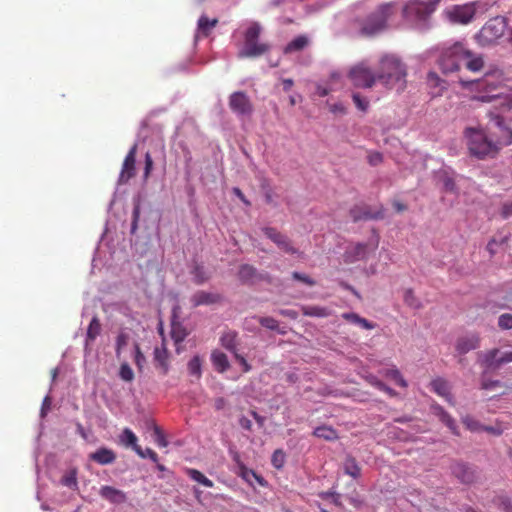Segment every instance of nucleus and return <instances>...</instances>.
<instances>
[{"instance_id":"58836bf2","label":"nucleus","mask_w":512,"mask_h":512,"mask_svg":"<svg viewBox=\"0 0 512 512\" xmlns=\"http://www.w3.org/2000/svg\"><path fill=\"white\" fill-rule=\"evenodd\" d=\"M385 376L393 379L399 386L407 387V382L401 375L400 371L397 368L388 369L385 371Z\"/></svg>"},{"instance_id":"20e7f679","label":"nucleus","mask_w":512,"mask_h":512,"mask_svg":"<svg viewBox=\"0 0 512 512\" xmlns=\"http://www.w3.org/2000/svg\"><path fill=\"white\" fill-rule=\"evenodd\" d=\"M439 2L440 0L430 2L410 0L402 8L403 19L415 28L425 29L429 17L435 11Z\"/></svg>"},{"instance_id":"5701e85b","label":"nucleus","mask_w":512,"mask_h":512,"mask_svg":"<svg viewBox=\"0 0 512 512\" xmlns=\"http://www.w3.org/2000/svg\"><path fill=\"white\" fill-rule=\"evenodd\" d=\"M211 362L219 373H224L230 367L227 355L219 350L212 351Z\"/></svg>"},{"instance_id":"c03bdc74","label":"nucleus","mask_w":512,"mask_h":512,"mask_svg":"<svg viewBox=\"0 0 512 512\" xmlns=\"http://www.w3.org/2000/svg\"><path fill=\"white\" fill-rule=\"evenodd\" d=\"M119 376L122 380L130 382L134 379V372L127 363L120 366Z\"/></svg>"},{"instance_id":"39448f33","label":"nucleus","mask_w":512,"mask_h":512,"mask_svg":"<svg viewBox=\"0 0 512 512\" xmlns=\"http://www.w3.org/2000/svg\"><path fill=\"white\" fill-rule=\"evenodd\" d=\"M260 33V24L252 22L244 33V46L238 52L239 58H256L270 50L269 44L258 42Z\"/></svg>"},{"instance_id":"bb28decb","label":"nucleus","mask_w":512,"mask_h":512,"mask_svg":"<svg viewBox=\"0 0 512 512\" xmlns=\"http://www.w3.org/2000/svg\"><path fill=\"white\" fill-rule=\"evenodd\" d=\"M313 435L318 438H322L327 441H333L338 438V434L335 429L331 426L322 425L313 431Z\"/></svg>"},{"instance_id":"473e14b6","label":"nucleus","mask_w":512,"mask_h":512,"mask_svg":"<svg viewBox=\"0 0 512 512\" xmlns=\"http://www.w3.org/2000/svg\"><path fill=\"white\" fill-rule=\"evenodd\" d=\"M187 475L195 482L205 486V487H213V482L208 479L202 472L197 469L189 468L187 469Z\"/></svg>"},{"instance_id":"37998d69","label":"nucleus","mask_w":512,"mask_h":512,"mask_svg":"<svg viewBox=\"0 0 512 512\" xmlns=\"http://www.w3.org/2000/svg\"><path fill=\"white\" fill-rule=\"evenodd\" d=\"M508 241V237L504 236L501 239L497 240L495 238L491 239L487 244V251L490 256H494L497 253L496 247L505 244Z\"/></svg>"},{"instance_id":"393cba45","label":"nucleus","mask_w":512,"mask_h":512,"mask_svg":"<svg viewBox=\"0 0 512 512\" xmlns=\"http://www.w3.org/2000/svg\"><path fill=\"white\" fill-rule=\"evenodd\" d=\"M237 338L238 334L235 331L228 330L222 334L220 337L221 345L228 351L232 352L235 355L237 352Z\"/></svg>"},{"instance_id":"2eb2a0df","label":"nucleus","mask_w":512,"mask_h":512,"mask_svg":"<svg viewBox=\"0 0 512 512\" xmlns=\"http://www.w3.org/2000/svg\"><path fill=\"white\" fill-rule=\"evenodd\" d=\"M350 216L354 222L360 220H378L384 218V209L381 206L377 211L372 212L368 206L356 205L350 209Z\"/></svg>"},{"instance_id":"f257e3e1","label":"nucleus","mask_w":512,"mask_h":512,"mask_svg":"<svg viewBox=\"0 0 512 512\" xmlns=\"http://www.w3.org/2000/svg\"><path fill=\"white\" fill-rule=\"evenodd\" d=\"M495 120L501 133L496 139L488 137L486 132L481 128H465L463 135L466 139L469 153L472 156L478 159L493 158L502 147L512 143V131L502 125V119L499 116H497Z\"/></svg>"},{"instance_id":"0e129e2a","label":"nucleus","mask_w":512,"mask_h":512,"mask_svg":"<svg viewBox=\"0 0 512 512\" xmlns=\"http://www.w3.org/2000/svg\"><path fill=\"white\" fill-rule=\"evenodd\" d=\"M279 314L284 317L291 318V319H297V317H298V313L292 309H281L279 311Z\"/></svg>"},{"instance_id":"2f4dec72","label":"nucleus","mask_w":512,"mask_h":512,"mask_svg":"<svg viewBox=\"0 0 512 512\" xmlns=\"http://www.w3.org/2000/svg\"><path fill=\"white\" fill-rule=\"evenodd\" d=\"M63 486H66L72 490L78 489V481H77V470L71 469L67 471L60 480Z\"/></svg>"},{"instance_id":"4c0bfd02","label":"nucleus","mask_w":512,"mask_h":512,"mask_svg":"<svg viewBox=\"0 0 512 512\" xmlns=\"http://www.w3.org/2000/svg\"><path fill=\"white\" fill-rule=\"evenodd\" d=\"M462 421H463V424L465 425V427L470 431H479L481 429L486 430V431H492V428L483 427L478 421H476L475 419H473L469 416H466L465 418H463Z\"/></svg>"},{"instance_id":"de8ad7c7","label":"nucleus","mask_w":512,"mask_h":512,"mask_svg":"<svg viewBox=\"0 0 512 512\" xmlns=\"http://www.w3.org/2000/svg\"><path fill=\"white\" fill-rule=\"evenodd\" d=\"M498 326L503 330L512 329V314L504 313L499 316Z\"/></svg>"},{"instance_id":"dca6fc26","label":"nucleus","mask_w":512,"mask_h":512,"mask_svg":"<svg viewBox=\"0 0 512 512\" xmlns=\"http://www.w3.org/2000/svg\"><path fill=\"white\" fill-rule=\"evenodd\" d=\"M480 346V337L476 333L459 337L455 344V349L458 354L464 355Z\"/></svg>"},{"instance_id":"c9c22d12","label":"nucleus","mask_w":512,"mask_h":512,"mask_svg":"<svg viewBox=\"0 0 512 512\" xmlns=\"http://www.w3.org/2000/svg\"><path fill=\"white\" fill-rule=\"evenodd\" d=\"M202 360L201 358L196 355L190 361L188 362L187 368L190 375L195 376L197 379H199L202 375Z\"/></svg>"},{"instance_id":"6e6552de","label":"nucleus","mask_w":512,"mask_h":512,"mask_svg":"<svg viewBox=\"0 0 512 512\" xmlns=\"http://www.w3.org/2000/svg\"><path fill=\"white\" fill-rule=\"evenodd\" d=\"M505 27L506 23L502 17L492 18L480 30V37L485 43H492L504 34Z\"/></svg>"},{"instance_id":"f8f14e48","label":"nucleus","mask_w":512,"mask_h":512,"mask_svg":"<svg viewBox=\"0 0 512 512\" xmlns=\"http://www.w3.org/2000/svg\"><path fill=\"white\" fill-rule=\"evenodd\" d=\"M230 109L238 115H249L253 111V106L244 92H234L229 98Z\"/></svg>"},{"instance_id":"864d4df0","label":"nucleus","mask_w":512,"mask_h":512,"mask_svg":"<svg viewBox=\"0 0 512 512\" xmlns=\"http://www.w3.org/2000/svg\"><path fill=\"white\" fill-rule=\"evenodd\" d=\"M153 168V159L150 153L145 154V167H144V178L147 179Z\"/></svg>"},{"instance_id":"680f3d73","label":"nucleus","mask_w":512,"mask_h":512,"mask_svg":"<svg viewBox=\"0 0 512 512\" xmlns=\"http://www.w3.org/2000/svg\"><path fill=\"white\" fill-rule=\"evenodd\" d=\"M404 301L409 305V306H412V307H417V305L415 304V297H414V294H413V291L412 290H407L405 292V295H404Z\"/></svg>"},{"instance_id":"09e8293b","label":"nucleus","mask_w":512,"mask_h":512,"mask_svg":"<svg viewBox=\"0 0 512 512\" xmlns=\"http://www.w3.org/2000/svg\"><path fill=\"white\" fill-rule=\"evenodd\" d=\"M284 462H285V453L280 449L275 450L272 455L273 466L277 469H280L283 467Z\"/></svg>"},{"instance_id":"f03ea898","label":"nucleus","mask_w":512,"mask_h":512,"mask_svg":"<svg viewBox=\"0 0 512 512\" xmlns=\"http://www.w3.org/2000/svg\"><path fill=\"white\" fill-rule=\"evenodd\" d=\"M438 64L443 73L459 71L461 66L471 72H479L484 67V60L482 55L473 53L462 42H455L442 48Z\"/></svg>"},{"instance_id":"e433bc0d","label":"nucleus","mask_w":512,"mask_h":512,"mask_svg":"<svg viewBox=\"0 0 512 512\" xmlns=\"http://www.w3.org/2000/svg\"><path fill=\"white\" fill-rule=\"evenodd\" d=\"M259 323L261 324V326H263L269 330L278 331V333H280L282 335H284L286 333L285 330L279 329L278 321L272 317H260Z\"/></svg>"},{"instance_id":"8fccbe9b","label":"nucleus","mask_w":512,"mask_h":512,"mask_svg":"<svg viewBox=\"0 0 512 512\" xmlns=\"http://www.w3.org/2000/svg\"><path fill=\"white\" fill-rule=\"evenodd\" d=\"M135 349V356H134V362L139 370H141L146 362L145 356L141 352L139 344H134Z\"/></svg>"},{"instance_id":"4468645a","label":"nucleus","mask_w":512,"mask_h":512,"mask_svg":"<svg viewBox=\"0 0 512 512\" xmlns=\"http://www.w3.org/2000/svg\"><path fill=\"white\" fill-rule=\"evenodd\" d=\"M136 153H137V144H134L129 152L127 153L123 164L121 173L119 176V181L121 183H127L131 178L136 175Z\"/></svg>"},{"instance_id":"774afa93","label":"nucleus","mask_w":512,"mask_h":512,"mask_svg":"<svg viewBox=\"0 0 512 512\" xmlns=\"http://www.w3.org/2000/svg\"><path fill=\"white\" fill-rule=\"evenodd\" d=\"M392 205L393 207L395 208V210L398 212V213H401V212H404L407 210V205L398 201V200H394L392 202Z\"/></svg>"},{"instance_id":"a878e982","label":"nucleus","mask_w":512,"mask_h":512,"mask_svg":"<svg viewBox=\"0 0 512 512\" xmlns=\"http://www.w3.org/2000/svg\"><path fill=\"white\" fill-rule=\"evenodd\" d=\"M301 311L303 315L310 317L324 318L331 315V311L328 308L317 305H303Z\"/></svg>"},{"instance_id":"aec40b11","label":"nucleus","mask_w":512,"mask_h":512,"mask_svg":"<svg viewBox=\"0 0 512 512\" xmlns=\"http://www.w3.org/2000/svg\"><path fill=\"white\" fill-rule=\"evenodd\" d=\"M431 409L433 411V414L439 418V420L445 424L453 434L458 435V429L455 423V420L452 418V416L444 410L442 406L435 403L431 405Z\"/></svg>"},{"instance_id":"6e6d98bb","label":"nucleus","mask_w":512,"mask_h":512,"mask_svg":"<svg viewBox=\"0 0 512 512\" xmlns=\"http://www.w3.org/2000/svg\"><path fill=\"white\" fill-rule=\"evenodd\" d=\"M501 386L502 383L499 380H483L481 383V388L484 390H490Z\"/></svg>"},{"instance_id":"a211bd4d","label":"nucleus","mask_w":512,"mask_h":512,"mask_svg":"<svg viewBox=\"0 0 512 512\" xmlns=\"http://www.w3.org/2000/svg\"><path fill=\"white\" fill-rule=\"evenodd\" d=\"M430 386L433 392L443 397L450 405H455L454 398L451 394V387L447 380L437 377L431 381Z\"/></svg>"},{"instance_id":"0eeeda50","label":"nucleus","mask_w":512,"mask_h":512,"mask_svg":"<svg viewBox=\"0 0 512 512\" xmlns=\"http://www.w3.org/2000/svg\"><path fill=\"white\" fill-rule=\"evenodd\" d=\"M348 78L357 88H372L378 80L377 72L374 73L364 61L350 68Z\"/></svg>"},{"instance_id":"603ef678","label":"nucleus","mask_w":512,"mask_h":512,"mask_svg":"<svg viewBox=\"0 0 512 512\" xmlns=\"http://www.w3.org/2000/svg\"><path fill=\"white\" fill-rule=\"evenodd\" d=\"M292 278L294 280L301 281L308 286H314L316 284V282L312 278H310L308 275H305V274H302L299 272H293Z\"/></svg>"},{"instance_id":"ddd939ff","label":"nucleus","mask_w":512,"mask_h":512,"mask_svg":"<svg viewBox=\"0 0 512 512\" xmlns=\"http://www.w3.org/2000/svg\"><path fill=\"white\" fill-rule=\"evenodd\" d=\"M264 234L273 241L281 250L288 254H297L298 249H296L290 239L279 232L277 229L273 227H265L263 228Z\"/></svg>"},{"instance_id":"412c9836","label":"nucleus","mask_w":512,"mask_h":512,"mask_svg":"<svg viewBox=\"0 0 512 512\" xmlns=\"http://www.w3.org/2000/svg\"><path fill=\"white\" fill-rule=\"evenodd\" d=\"M89 458L90 460L100 465H107L113 463L116 460V454L109 448L101 447L95 452L91 453Z\"/></svg>"},{"instance_id":"a18cd8bd","label":"nucleus","mask_w":512,"mask_h":512,"mask_svg":"<svg viewBox=\"0 0 512 512\" xmlns=\"http://www.w3.org/2000/svg\"><path fill=\"white\" fill-rule=\"evenodd\" d=\"M352 99L359 110L363 112L367 111L369 107V101L365 97L361 96L359 93H353Z\"/></svg>"},{"instance_id":"13d9d810","label":"nucleus","mask_w":512,"mask_h":512,"mask_svg":"<svg viewBox=\"0 0 512 512\" xmlns=\"http://www.w3.org/2000/svg\"><path fill=\"white\" fill-rule=\"evenodd\" d=\"M363 378L365 379V381L367 383H369L370 385L376 387L377 389L379 388V386H381V383L382 381L379 380L375 375L373 374H367V375H364Z\"/></svg>"},{"instance_id":"9d476101","label":"nucleus","mask_w":512,"mask_h":512,"mask_svg":"<svg viewBox=\"0 0 512 512\" xmlns=\"http://www.w3.org/2000/svg\"><path fill=\"white\" fill-rule=\"evenodd\" d=\"M499 349L494 348L489 350L483 355V359L481 360V364L486 369L497 370L503 364L512 362V351L504 352L500 357H498Z\"/></svg>"},{"instance_id":"69168bd1","label":"nucleus","mask_w":512,"mask_h":512,"mask_svg":"<svg viewBox=\"0 0 512 512\" xmlns=\"http://www.w3.org/2000/svg\"><path fill=\"white\" fill-rule=\"evenodd\" d=\"M428 82L434 86H438L440 84V77L435 72H429L427 76Z\"/></svg>"},{"instance_id":"bf43d9fd","label":"nucleus","mask_w":512,"mask_h":512,"mask_svg":"<svg viewBox=\"0 0 512 512\" xmlns=\"http://www.w3.org/2000/svg\"><path fill=\"white\" fill-rule=\"evenodd\" d=\"M501 216L503 219H507L512 216V202L503 204L501 208Z\"/></svg>"},{"instance_id":"338daca9","label":"nucleus","mask_w":512,"mask_h":512,"mask_svg":"<svg viewBox=\"0 0 512 512\" xmlns=\"http://www.w3.org/2000/svg\"><path fill=\"white\" fill-rule=\"evenodd\" d=\"M251 415L252 417L254 418V420L257 422V424L259 425V427H263L264 424H265V417L259 415L256 411L252 410L251 412Z\"/></svg>"},{"instance_id":"9b49d317","label":"nucleus","mask_w":512,"mask_h":512,"mask_svg":"<svg viewBox=\"0 0 512 512\" xmlns=\"http://www.w3.org/2000/svg\"><path fill=\"white\" fill-rule=\"evenodd\" d=\"M450 469L453 476L463 484H473L478 480L477 471L463 462H454Z\"/></svg>"},{"instance_id":"4d7b16f0","label":"nucleus","mask_w":512,"mask_h":512,"mask_svg":"<svg viewBox=\"0 0 512 512\" xmlns=\"http://www.w3.org/2000/svg\"><path fill=\"white\" fill-rule=\"evenodd\" d=\"M234 358L240 363V365L243 368V372H249L251 370V365L246 361V359L239 354L238 352H235Z\"/></svg>"},{"instance_id":"a19ab883","label":"nucleus","mask_w":512,"mask_h":512,"mask_svg":"<svg viewBox=\"0 0 512 512\" xmlns=\"http://www.w3.org/2000/svg\"><path fill=\"white\" fill-rule=\"evenodd\" d=\"M153 437H154L155 443L159 447H166L168 445V441L166 440V437H165L162 429L157 425H154V427H153Z\"/></svg>"},{"instance_id":"79ce46f5","label":"nucleus","mask_w":512,"mask_h":512,"mask_svg":"<svg viewBox=\"0 0 512 512\" xmlns=\"http://www.w3.org/2000/svg\"><path fill=\"white\" fill-rule=\"evenodd\" d=\"M494 503L499 507L503 512H512V504L508 497L506 496H497L494 499Z\"/></svg>"},{"instance_id":"7ed1b4c3","label":"nucleus","mask_w":512,"mask_h":512,"mask_svg":"<svg viewBox=\"0 0 512 512\" xmlns=\"http://www.w3.org/2000/svg\"><path fill=\"white\" fill-rule=\"evenodd\" d=\"M406 76V65L398 56L386 54L380 58L377 78L386 88L404 90L406 87Z\"/></svg>"},{"instance_id":"3c124183","label":"nucleus","mask_w":512,"mask_h":512,"mask_svg":"<svg viewBox=\"0 0 512 512\" xmlns=\"http://www.w3.org/2000/svg\"><path fill=\"white\" fill-rule=\"evenodd\" d=\"M208 276L205 274L203 267L197 266L194 270V282L196 284H203L208 280Z\"/></svg>"},{"instance_id":"6ab92c4d","label":"nucleus","mask_w":512,"mask_h":512,"mask_svg":"<svg viewBox=\"0 0 512 512\" xmlns=\"http://www.w3.org/2000/svg\"><path fill=\"white\" fill-rule=\"evenodd\" d=\"M99 494L102 498L114 504H121L127 500L126 494L123 491L108 485L102 486Z\"/></svg>"},{"instance_id":"cd10ccee","label":"nucleus","mask_w":512,"mask_h":512,"mask_svg":"<svg viewBox=\"0 0 512 512\" xmlns=\"http://www.w3.org/2000/svg\"><path fill=\"white\" fill-rule=\"evenodd\" d=\"M256 274V268L249 264L241 265L238 271V277L243 283L251 282L256 277Z\"/></svg>"},{"instance_id":"c756f323","label":"nucleus","mask_w":512,"mask_h":512,"mask_svg":"<svg viewBox=\"0 0 512 512\" xmlns=\"http://www.w3.org/2000/svg\"><path fill=\"white\" fill-rule=\"evenodd\" d=\"M120 442L126 447H132L134 451L139 447L137 444V436L129 428H125L122 431V434L120 435Z\"/></svg>"},{"instance_id":"052dcab7","label":"nucleus","mask_w":512,"mask_h":512,"mask_svg":"<svg viewBox=\"0 0 512 512\" xmlns=\"http://www.w3.org/2000/svg\"><path fill=\"white\" fill-rule=\"evenodd\" d=\"M232 192L235 196H237L242 203H244L246 206H250L251 202L246 198V196L243 194L240 188L234 187L232 189Z\"/></svg>"},{"instance_id":"49530a36","label":"nucleus","mask_w":512,"mask_h":512,"mask_svg":"<svg viewBox=\"0 0 512 512\" xmlns=\"http://www.w3.org/2000/svg\"><path fill=\"white\" fill-rule=\"evenodd\" d=\"M141 458H149L151 459L153 462L157 463L158 462V455L157 453L152 450L151 448H146L145 450H143L140 446L136 448V451H135Z\"/></svg>"},{"instance_id":"1a4fd4ad","label":"nucleus","mask_w":512,"mask_h":512,"mask_svg":"<svg viewBox=\"0 0 512 512\" xmlns=\"http://www.w3.org/2000/svg\"><path fill=\"white\" fill-rule=\"evenodd\" d=\"M476 13L475 3L454 5L446 10V15L452 23L468 24Z\"/></svg>"},{"instance_id":"72a5a7b5","label":"nucleus","mask_w":512,"mask_h":512,"mask_svg":"<svg viewBox=\"0 0 512 512\" xmlns=\"http://www.w3.org/2000/svg\"><path fill=\"white\" fill-rule=\"evenodd\" d=\"M100 332H101V324H100L99 319L95 316L92 318V320L88 326L86 342L88 343V342L94 341L97 338V336L100 334Z\"/></svg>"},{"instance_id":"e2e57ef3","label":"nucleus","mask_w":512,"mask_h":512,"mask_svg":"<svg viewBox=\"0 0 512 512\" xmlns=\"http://www.w3.org/2000/svg\"><path fill=\"white\" fill-rule=\"evenodd\" d=\"M239 425L247 430V431H251L252 430V422L250 419H248L247 417L245 416H242L240 419H239Z\"/></svg>"},{"instance_id":"f704fd0d","label":"nucleus","mask_w":512,"mask_h":512,"mask_svg":"<svg viewBox=\"0 0 512 512\" xmlns=\"http://www.w3.org/2000/svg\"><path fill=\"white\" fill-rule=\"evenodd\" d=\"M461 84L464 87H468L470 85L471 86H475L476 89L489 88L490 91L495 90L496 87H497L495 83L489 81V76L488 75H486L483 79L476 80V81H471V82H466V81H462L461 80Z\"/></svg>"},{"instance_id":"5fc2aeb1","label":"nucleus","mask_w":512,"mask_h":512,"mask_svg":"<svg viewBox=\"0 0 512 512\" xmlns=\"http://www.w3.org/2000/svg\"><path fill=\"white\" fill-rule=\"evenodd\" d=\"M383 161V156L379 152H372L368 155V162L372 166H377Z\"/></svg>"},{"instance_id":"7c9ffc66","label":"nucleus","mask_w":512,"mask_h":512,"mask_svg":"<svg viewBox=\"0 0 512 512\" xmlns=\"http://www.w3.org/2000/svg\"><path fill=\"white\" fill-rule=\"evenodd\" d=\"M342 317L351 323L360 325L364 329L370 330L375 328V325L373 323L369 322L365 318L360 317L356 313H344Z\"/></svg>"},{"instance_id":"b1692460","label":"nucleus","mask_w":512,"mask_h":512,"mask_svg":"<svg viewBox=\"0 0 512 512\" xmlns=\"http://www.w3.org/2000/svg\"><path fill=\"white\" fill-rule=\"evenodd\" d=\"M309 45V39L305 35H299L290 41L284 48V54H291L294 52L302 51Z\"/></svg>"},{"instance_id":"c85d7f7f","label":"nucleus","mask_w":512,"mask_h":512,"mask_svg":"<svg viewBox=\"0 0 512 512\" xmlns=\"http://www.w3.org/2000/svg\"><path fill=\"white\" fill-rule=\"evenodd\" d=\"M344 472L357 479L361 475V468L353 457H347L344 462Z\"/></svg>"},{"instance_id":"4be33fe9","label":"nucleus","mask_w":512,"mask_h":512,"mask_svg":"<svg viewBox=\"0 0 512 512\" xmlns=\"http://www.w3.org/2000/svg\"><path fill=\"white\" fill-rule=\"evenodd\" d=\"M218 19L213 18L209 19L206 15H202L198 19L197 23V36L198 37H208L212 30L217 26Z\"/></svg>"},{"instance_id":"ea45409f","label":"nucleus","mask_w":512,"mask_h":512,"mask_svg":"<svg viewBox=\"0 0 512 512\" xmlns=\"http://www.w3.org/2000/svg\"><path fill=\"white\" fill-rule=\"evenodd\" d=\"M129 341V335L125 332H120L116 338L115 353L117 357H120L124 347L127 346Z\"/></svg>"},{"instance_id":"423d86ee","label":"nucleus","mask_w":512,"mask_h":512,"mask_svg":"<svg viewBox=\"0 0 512 512\" xmlns=\"http://www.w3.org/2000/svg\"><path fill=\"white\" fill-rule=\"evenodd\" d=\"M397 8V2L394 1L379 5L378 8L368 17L364 30L369 33H374L383 29L386 22L395 14Z\"/></svg>"},{"instance_id":"f3484780","label":"nucleus","mask_w":512,"mask_h":512,"mask_svg":"<svg viewBox=\"0 0 512 512\" xmlns=\"http://www.w3.org/2000/svg\"><path fill=\"white\" fill-rule=\"evenodd\" d=\"M221 300L222 297L220 294L204 290L195 292L190 298L193 307H198L202 305H213L219 303Z\"/></svg>"}]
</instances>
